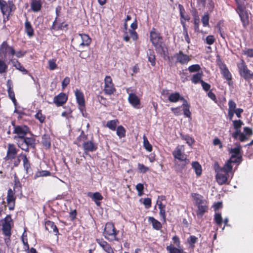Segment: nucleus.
Here are the masks:
<instances>
[{
  "mask_svg": "<svg viewBox=\"0 0 253 253\" xmlns=\"http://www.w3.org/2000/svg\"><path fill=\"white\" fill-rule=\"evenodd\" d=\"M150 41L155 47L156 51L163 55L165 59L166 57L168 59H169V56L167 55L168 49L163 41V37L155 28H152L150 32Z\"/></svg>",
  "mask_w": 253,
  "mask_h": 253,
  "instance_id": "1",
  "label": "nucleus"
},
{
  "mask_svg": "<svg viewBox=\"0 0 253 253\" xmlns=\"http://www.w3.org/2000/svg\"><path fill=\"white\" fill-rule=\"evenodd\" d=\"M120 231L117 230L114 223L112 222H108L105 224L102 232L104 237L109 242H119L120 238L119 237Z\"/></svg>",
  "mask_w": 253,
  "mask_h": 253,
  "instance_id": "2",
  "label": "nucleus"
},
{
  "mask_svg": "<svg viewBox=\"0 0 253 253\" xmlns=\"http://www.w3.org/2000/svg\"><path fill=\"white\" fill-rule=\"evenodd\" d=\"M16 144L19 148L22 150L29 152L30 149H35L36 145V139L33 137H24L16 140Z\"/></svg>",
  "mask_w": 253,
  "mask_h": 253,
  "instance_id": "3",
  "label": "nucleus"
},
{
  "mask_svg": "<svg viewBox=\"0 0 253 253\" xmlns=\"http://www.w3.org/2000/svg\"><path fill=\"white\" fill-rule=\"evenodd\" d=\"M11 123L14 128L13 133L16 134L14 136L15 140L27 136L30 132V128L26 125H16L15 121H12Z\"/></svg>",
  "mask_w": 253,
  "mask_h": 253,
  "instance_id": "4",
  "label": "nucleus"
},
{
  "mask_svg": "<svg viewBox=\"0 0 253 253\" xmlns=\"http://www.w3.org/2000/svg\"><path fill=\"white\" fill-rule=\"evenodd\" d=\"M237 66L240 75L244 80L249 81L251 79H253V72L248 69L244 60L241 59L237 63Z\"/></svg>",
  "mask_w": 253,
  "mask_h": 253,
  "instance_id": "5",
  "label": "nucleus"
},
{
  "mask_svg": "<svg viewBox=\"0 0 253 253\" xmlns=\"http://www.w3.org/2000/svg\"><path fill=\"white\" fill-rule=\"evenodd\" d=\"M15 53V50L13 46H9L6 41H3L0 45V57L11 59Z\"/></svg>",
  "mask_w": 253,
  "mask_h": 253,
  "instance_id": "6",
  "label": "nucleus"
},
{
  "mask_svg": "<svg viewBox=\"0 0 253 253\" xmlns=\"http://www.w3.org/2000/svg\"><path fill=\"white\" fill-rule=\"evenodd\" d=\"M75 94L78 104L79 109L82 113V116L84 117L87 118L88 114L86 112L85 99L83 92L77 88L75 91Z\"/></svg>",
  "mask_w": 253,
  "mask_h": 253,
  "instance_id": "7",
  "label": "nucleus"
},
{
  "mask_svg": "<svg viewBox=\"0 0 253 253\" xmlns=\"http://www.w3.org/2000/svg\"><path fill=\"white\" fill-rule=\"evenodd\" d=\"M104 83L103 91L105 95H111L116 92L115 85L111 76H106L104 78Z\"/></svg>",
  "mask_w": 253,
  "mask_h": 253,
  "instance_id": "8",
  "label": "nucleus"
},
{
  "mask_svg": "<svg viewBox=\"0 0 253 253\" xmlns=\"http://www.w3.org/2000/svg\"><path fill=\"white\" fill-rule=\"evenodd\" d=\"M172 155L175 159L180 162H184V165L189 163V160L187 159V156L184 154V147L183 145H178L172 152Z\"/></svg>",
  "mask_w": 253,
  "mask_h": 253,
  "instance_id": "9",
  "label": "nucleus"
},
{
  "mask_svg": "<svg viewBox=\"0 0 253 253\" xmlns=\"http://www.w3.org/2000/svg\"><path fill=\"white\" fill-rule=\"evenodd\" d=\"M12 223V219L10 214L7 215L3 219L2 223V231L3 234L9 238L11 235V229Z\"/></svg>",
  "mask_w": 253,
  "mask_h": 253,
  "instance_id": "10",
  "label": "nucleus"
},
{
  "mask_svg": "<svg viewBox=\"0 0 253 253\" xmlns=\"http://www.w3.org/2000/svg\"><path fill=\"white\" fill-rule=\"evenodd\" d=\"M214 169L216 172V179L217 181L220 185L226 184L228 180V173L224 172L220 169V167L217 163L214 164Z\"/></svg>",
  "mask_w": 253,
  "mask_h": 253,
  "instance_id": "11",
  "label": "nucleus"
},
{
  "mask_svg": "<svg viewBox=\"0 0 253 253\" xmlns=\"http://www.w3.org/2000/svg\"><path fill=\"white\" fill-rule=\"evenodd\" d=\"M0 8L2 13L9 15L11 12L14 11L16 7L12 1H8L7 2L4 0H0Z\"/></svg>",
  "mask_w": 253,
  "mask_h": 253,
  "instance_id": "12",
  "label": "nucleus"
},
{
  "mask_svg": "<svg viewBox=\"0 0 253 253\" xmlns=\"http://www.w3.org/2000/svg\"><path fill=\"white\" fill-rule=\"evenodd\" d=\"M18 149L16 148L15 144L9 143L7 145V149L6 155L4 158L5 161H12L16 157Z\"/></svg>",
  "mask_w": 253,
  "mask_h": 253,
  "instance_id": "13",
  "label": "nucleus"
},
{
  "mask_svg": "<svg viewBox=\"0 0 253 253\" xmlns=\"http://www.w3.org/2000/svg\"><path fill=\"white\" fill-rule=\"evenodd\" d=\"M16 197L15 195V192L11 188L7 191L6 203L10 211H13L15 209Z\"/></svg>",
  "mask_w": 253,
  "mask_h": 253,
  "instance_id": "14",
  "label": "nucleus"
},
{
  "mask_svg": "<svg viewBox=\"0 0 253 253\" xmlns=\"http://www.w3.org/2000/svg\"><path fill=\"white\" fill-rule=\"evenodd\" d=\"M236 11L240 16L243 26L246 28L250 23L249 16L247 10H246V7L242 8L240 6Z\"/></svg>",
  "mask_w": 253,
  "mask_h": 253,
  "instance_id": "15",
  "label": "nucleus"
},
{
  "mask_svg": "<svg viewBox=\"0 0 253 253\" xmlns=\"http://www.w3.org/2000/svg\"><path fill=\"white\" fill-rule=\"evenodd\" d=\"M82 146L85 152H94L98 149V144L94 142L93 136L90 140L83 142Z\"/></svg>",
  "mask_w": 253,
  "mask_h": 253,
  "instance_id": "16",
  "label": "nucleus"
},
{
  "mask_svg": "<svg viewBox=\"0 0 253 253\" xmlns=\"http://www.w3.org/2000/svg\"><path fill=\"white\" fill-rule=\"evenodd\" d=\"M96 242L107 253H114V250L107 241L102 238H96Z\"/></svg>",
  "mask_w": 253,
  "mask_h": 253,
  "instance_id": "17",
  "label": "nucleus"
},
{
  "mask_svg": "<svg viewBox=\"0 0 253 253\" xmlns=\"http://www.w3.org/2000/svg\"><path fill=\"white\" fill-rule=\"evenodd\" d=\"M174 57L176 59V62L179 63L181 64H186L190 60L189 56L185 54H184L183 51L180 50L178 53L174 55Z\"/></svg>",
  "mask_w": 253,
  "mask_h": 253,
  "instance_id": "18",
  "label": "nucleus"
},
{
  "mask_svg": "<svg viewBox=\"0 0 253 253\" xmlns=\"http://www.w3.org/2000/svg\"><path fill=\"white\" fill-rule=\"evenodd\" d=\"M68 100V96L65 93L61 92L55 96L53 98V103L57 107L61 106L64 104Z\"/></svg>",
  "mask_w": 253,
  "mask_h": 253,
  "instance_id": "19",
  "label": "nucleus"
},
{
  "mask_svg": "<svg viewBox=\"0 0 253 253\" xmlns=\"http://www.w3.org/2000/svg\"><path fill=\"white\" fill-rule=\"evenodd\" d=\"M178 8L180 16L181 24L182 27H186V21H189L190 19V16L186 13L185 9L182 5L179 4L178 5Z\"/></svg>",
  "mask_w": 253,
  "mask_h": 253,
  "instance_id": "20",
  "label": "nucleus"
},
{
  "mask_svg": "<svg viewBox=\"0 0 253 253\" xmlns=\"http://www.w3.org/2000/svg\"><path fill=\"white\" fill-rule=\"evenodd\" d=\"M7 93L9 98L12 100L13 104L16 105L17 101L15 97V93L13 90V85L10 80H8L6 83Z\"/></svg>",
  "mask_w": 253,
  "mask_h": 253,
  "instance_id": "21",
  "label": "nucleus"
},
{
  "mask_svg": "<svg viewBox=\"0 0 253 253\" xmlns=\"http://www.w3.org/2000/svg\"><path fill=\"white\" fill-rule=\"evenodd\" d=\"M59 19L55 18L54 21L52 23V25L50 28V30L51 31H57L59 30H63L65 28L68 27V24L65 22L58 23V21Z\"/></svg>",
  "mask_w": 253,
  "mask_h": 253,
  "instance_id": "22",
  "label": "nucleus"
},
{
  "mask_svg": "<svg viewBox=\"0 0 253 253\" xmlns=\"http://www.w3.org/2000/svg\"><path fill=\"white\" fill-rule=\"evenodd\" d=\"M44 225L46 230L49 233L52 232L56 236L59 234L58 229L54 222L50 220H47L45 222Z\"/></svg>",
  "mask_w": 253,
  "mask_h": 253,
  "instance_id": "23",
  "label": "nucleus"
},
{
  "mask_svg": "<svg viewBox=\"0 0 253 253\" xmlns=\"http://www.w3.org/2000/svg\"><path fill=\"white\" fill-rule=\"evenodd\" d=\"M129 103L134 107L137 109L140 108V100L139 97L133 93H129L128 97Z\"/></svg>",
  "mask_w": 253,
  "mask_h": 253,
  "instance_id": "24",
  "label": "nucleus"
},
{
  "mask_svg": "<svg viewBox=\"0 0 253 253\" xmlns=\"http://www.w3.org/2000/svg\"><path fill=\"white\" fill-rule=\"evenodd\" d=\"M219 67L221 70V73L223 75V78L225 79L228 82V84H230V82L232 80V75L226 65L222 63L219 65Z\"/></svg>",
  "mask_w": 253,
  "mask_h": 253,
  "instance_id": "25",
  "label": "nucleus"
},
{
  "mask_svg": "<svg viewBox=\"0 0 253 253\" xmlns=\"http://www.w3.org/2000/svg\"><path fill=\"white\" fill-rule=\"evenodd\" d=\"M13 66L16 69L18 70L20 72L22 73L23 74L26 75L28 73V71L26 70L18 61V60L16 59H13L11 58L9 60Z\"/></svg>",
  "mask_w": 253,
  "mask_h": 253,
  "instance_id": "26",
  "label": "nucleus"
},
{
  "mask_svg": "<svg viewBox=\"0 0 253 253\" xmlns=\"http://www.w3.org/2000/svg\"><path fill=\"white\" fill-rule=\"evenodd\" d=\"M87 195L88 197L91 198L97 206H100V203L98 201L103 199L102 195L98 192L95 193L88 192Z\"/></svg>",
  "mask_w": 253,
  "mask_h": 253,
  "instance_id": "27",
  "label": "nucleus"
},
{
  "mask_svg": "<svg viewBox=\"0 0 253 253\" xmlns=\"http://www.w3.org/2000/svg\"><path fill=\"white\" fill-rule=\"evenodd\" d=\"M198 210L197 211V215L200 217H202L204 213L208 211V206L207 205V201H205L203 204H200L197 206Z\"/></svg>",
  "mask_w": 253,
  "mask_h": 253,
  "instance_id": "28",
  "label": "nucleus"
},
{
  "mask_svg": "<svg viewBox=\"0 0 253 253\" xmlns=\"http://www.w3.org/2000/svg\"><path fill=\"white\" fill-rule=\"evenodd\" d=\"M31 10L37 12L41 10L42 7V0H30Z\"/></svg>",
  "mask_w": 253,
  "mask_h": 253,
  "instance_id": "29",
  "label": "nucleus"
},
{
  "mask_svg": "<svg viewBox=\"0 0 253 253\" xmlns=\"http://www.w3.org/2000/svg\"><path fill=\"white\" fill-rule=\"evenodd\" d=\"M168 99L170 102L174 103L177 102L179 100L183 102L185 100V99L183 96H181L179 93L177 92L171 93L169 95Z\"/></svg>",
  "mask_w": 253,
  "mask_h": 253,
  "instance_id": "30",
  "label": "nucleus"
},
{
  "mask_svg": "<svg viewBox=\"0 0 253 253\" xmlns=\"http://www.w3.org/2000/svg\"><path fill=\"white\" fill-rule=\"evenodd\" d=\"M79 35L81 36L82 39V42L80 44V46H88L91 42V39L90 37L85 34H80Z\"/></svg>",
  "mask_w": 253,
  "mask_h": 253,
  "instance_id": "31",
  "label": "nucleus"
},
{
  "mask_svg": "<svg viewBox=\"0 0 253 253\" xmlns=\"http://www.w3.org/2000/svg\"><path fill=\"white\" fill-rule=\"evenodd\" d=\"M148 221L152 224L153 228L156 230H159L162 228L161 223L154 217L150 216L148 217Z\"/></svg>",
  "mask_w": 253,
  "mask_h": 253,
  "instance_id": "32",
  "label": "nucleus"
},
{
  "mask_svg": "<svg viewBox=\"0 0 253 253\" xmlns=\"http://www.w3.org/2000/svg\"><path fill=\"white\" fill-rule=\"evenodd\" d=\"M184 115L187 118H191V112L190 111V105L185 99L182 105Z\"/></svg>",
  "mask_w": 253,
  "mask_h": 253,
  "instance_id": "33",
  "label": "nucleus"
},
{
  "mask_svg": "<svg viewBox=\"0 0 253 253\" xmlns=\"http://www.w3.org/2000/svg\"><path fill=\"white\" fill-rule=\"evenodd\" d=\"M42 146L46 149L51 147V139L48 134H45L42 136Z\"/></svg>",
  "mask_w": 253,
  "mask_h": 253,
  "instance_id": "34",
  "label": "nucleus"
},
{
  "mask_svg": "<svg viewBox=\"0 0 253 253\" xmlns=\"http://www.w3.org/2000/svg\"><path fill=\"white\" fill-rule=\"evenodd\" d=\"M25 31L29 37H32L34 35L33 28L30 21L26 19L25 22Z\"/></svg>",
  "mask_w": 253,
  "mask_h": 253,
  "instance_id": "35",
  "label": "nucleus"
},
{
  "mask_svg": "<svg viewBox=\"0 0 253 253\" xmlns=\"http://www.w3.org/2000/svg\"><path fill=\"white\" fill-rule=\"evenodd\" d=\"M193 17V24L194 30L196 32H199L200 18L197 10H195L192 14Z\"/></svg>",
  "mask_w": 253,
  "mask_h": 253,
  "instance_id": "36",
  "label": "nucleus"
},
{
  "mask_svg": "<svg viewBox=\"0 0 253 253\" xmlns=\"http://www.w3.org/2000/svg\"><path fill=\"white\" fill-rule=\"evenodd\" d=\"M8 65L6 63V58L0 57V74L6 73L8 71Z\"/></svg>",
  "mask_w": 253,
  "mask_h": 253,
  "instance_id": "37",
  "label": "nucleus"
},
{
  "mask_svg": "<svg viewBox=\"0 0 253 253\" xmlns=\"http://www.w3.org/2000/svg\"><path fill=\"white\" fill-rule=\"evenodd\" d=\"M159 209L160 210V215L161 217L164 222H166L167 217L166 213V205H164L162 202L158 204Z\"/></svg>",
  "mask_w": 253,
  "mask_h": 253,
  "instance_id": "38",
  "label": "nucleus"
},
{
  "mask_svg": "<svg viewBox=\"0 0 253 253\" xmlns=\"http://www.w3.org/2000/svg\"><path fill=\"white\" fill-rule=\"evenodd\" d=\"M166 249L169 253H185L184 250L180 248V247H175L172 244L168 246Z\"/></svg>",
  "mask_w": 253,
  "mask_h": 253,
  "instance_id": "39",
  "label": "nucleus"
},
{
  "mask_svg": "<svg viewBox=\"0 0 253 253\" xmlns=\"http://www.w3.org/2000/svg\"><path fill=\"white\" fill-rule=\"evenodd\" d=\"M203 76V73L202 71L194 74L191 79L192 83L194 84H197L199 83H201V81H203L202 80Z\"/></svg>",
  "mask_w": 253,
  "mask_h": 253,
  "instance_id": "40",
  "label": "nucleus"
},
{
  "mask_svg": "<svg viewBox=\"0 0 253 253\" xmlns=\"http://www.w3.org/2000/svg\"><path fill=\"white\" fill-rule=\"evenodd\" d=\"M148 61L151 63L152 66L156 65V56L155 52L152 49H149L147 53Z\"/></svg>",
  "mask_w": 253,
  "mask_h": 253,
  "instance_id": "41",
  "label": "nucleus"
},
{
  "mask_svg": "<svg viewBox=\"0 0 253 253\" xmlns=\"http://www.w3.org/2000/svg\"><path fill=\"white\" fill-rule=\"evenodd\" d=\"M21 156L22 157L24 169L26 170V172L28 173V170L31 168L30 161H29L26 154H21Z\"/></svg>",
  "mask_w": 253,
  "mask_h": 253,
  "instance_id": "42",
  "label": "nucleus"
},
{
  "mask_svg": "<svg viewBox=\"0 0 253 253\" xmlns=\"http://www.w3.org/2000/svg\"><path fill=\"white\" fill-rule=\"evenodd\" d=\"M198 238L194 235H190L187 239L189 247L192 249L195 247V244L198 242Z\"/></svg>",
  "mask_w": 253,
  "mask_h": 253,
  "instance_id": "43",
  "label": "nucleus"
},
{
  "mask_svg": "<svg viewBox=\"0 0 253 253\" xmlns=\"http://www.w3.org/2000/svg\"><path fill=\"white\" fill-rule=\"evenodd\" d=\"M118 123L119 121L117 119L110 120L107 122L106 126L111 130L114 131L116 129Z\"/></svg>",
  "mask_w": 253,
  "mask_h": 253,
  "instance_id": "44",
  "label": "nucleus"
},
{
  "mask_svg": "<svg viewBox=\"0 0 253 253\" xmlns=\"http://www.w3.org/2000/svg\"><path fill=\"white\" fill-rule=\"evenodd\" d=\"M192 167L194 169L195 173L197 176L201 175L202 169L201 166L198 162H193L192 164Z\"/></svg>",
  "mask_w": 253,
  "mask_h": 253,
  "instance_id": "45",
  "label": "nucleus"
},
{
  "mask_svg": "<svg viewBox=\"0 0 253 253\" xmlns=\"http://www.w3.org/2000/svg\"><path fill=\"white\" fill-rule=\"evenodd\" d=\"M35 118L39 120L41 124H43L45 122L46 117L42 113L41 110H39L37 113L35 115Z\"/></svg>",
  "mask_w": 253,
  "mask_h": 253,
  "instance_id": "46",
  "label": "nucleus"
},
{
  "mask_svg": "<svg viewBox=\"0 0 253 253\" xmlns=\"http://www.w3.org/2000/svg\"><path fill=\"white\" fill-rule=\"evenodd\" d=\"M222 171L224 172H226L229 174V173L232 172L233 169V165L228 161L225 164L223 167H220Z\"/></svg>",
  "mask_w": 253,
  "mask_h": 253,
  "instance_id": "47",
  "label": "nucleus"
},
{
  "mask_svg": "<svg viewBox=\"0 0 253 253\" xmlns=\"http://www.w3.org/2000/svg\"><path fill=\"white\" fill-rule=\"evenodd\" d=\"M229 162L232 164H236L237 165H239L242 161V156H234V155H231L230 158L228 160Z\"/></svg>",
  "mask_w": 253,
  "mask_h": 253,
  "instance_id": "48",
  "label": "nucleus"
},
{
  "mask_svg": "<svg viewBox=\"0 0 253 253\" xmlns=\"http://www.w3.org/2000/svg\"><path fill=\"white\" fill-rule=\"evenodd\" d=\"M51 172L48 170H39L36 172L35 174L34 175V179H37L39 177L42 176H50Z\"/></svg>",
  "mask_w": 253,
  "mask_h": 253,
  "instance_id": "49",
  "label": "nucleus"
},
{
  "mask_svg": "<svg viewBox=\"0 0 253 253\" xmlns=\"http://www.w3.org/2000/svg\"><path fill=\"white\" fill-rule=\"evenodd\" d=\"M194 200L195 201L196 206L203 204L206 201L205 200L203 199V197L199 194L194 193L193 196Z\"/></svg>",
  "mask_w": 253,
  "mask_h": 253,
  "instance_id": "50",
  "label": "nucleus"
},
{
  "mask_svg": "<svg viewBox=\"0 0 253 253\" xmlns=\"http://www.w3.org/2000/svg\"><path fill=\"white\" fill-rule=\"evenodd\" d=\"M126 131L122 126H120L117 128V134L120 138L125 137Z\"/></svg>",
  "mask_w": 253,
  "mask_h": 253,
  "instance_id": "51",
  "label": "nucleus"
},
{
  "mask_svg": "<svg viewBox=\"0 0 253 253\" xmlns=\"http://www.w3.org/2000/svg\"><path fill=\"white\" fill-rule=\"evenodd\" d=\"M143 146L145 149L148 152H151L153 150L152 146L149 143L148 140L146 136L145 135L143 136Z\"/></svg>",
  "mask_w": 253,
  "mask_h": 253,
  "instance_id": "52",
  "label": "nucleus"
},
{
  "mask_svg": "<svg viewBox=\"0 0 253 253\" xmlns=\"http://www.w3.org/2000/svg\"><path fill=\"white\" fill-rule=\"evenodd\" d=\"M86 141H87V135L85 134L84 130H82L80 135L77 138V141L80 144L81 142Z\"/></svg>",
  "mask_w": 253,
  "mask_h": 253,
  "instance_id": "53",
  "label": "nucleus"
},
{
  "mask_svg": "<svg viewBox=\"0 0 253 253\" xmlns=\"http://www.w3.org/2000/svg\"><path fill=\"white\" fill-rule=\"evenodd\" d=\"M242 54L247 58H253V48L246 47L242 50Z\"/></svg>",
  "mask_w": 253,
  "mask_h": 253,
  "instance_id": "54",
  "label": "nucleus"
},
{
  "mask_svg": "<svg viewBox=\"0 0 253 253\" xmlns=\"http://www.w3.org/2000/svg\"><path fill=\"white\" fill-rule=\"evenodd\" d=\"M214 220L215 222V223L218 226H221L223 220L221 216V214L220 213H216L214 214Z\"/></svg>",
  "mask_w": 253,
  "mask_h": 253,
  "instance_id": "55",
  "label": "nucleus"
},
{
  "mask_svg": "<svg viewBox=\"0 0 253 253\" xmlns=\"http://www.w3.org/2000/svg\"><path fill=\"white\" fill-rule=\"evenodd\" d=\"M181 138L185 140L186 143L190 146H191L195 142L194 139L188 135H182Z\"/></svg>",
  "mask_w": 253,
  "mask_h": 253,
  "instance_id": "56",
  "label": "nucleus"
},
{
  "mask_svg": "<svg viewBox=\"0 0 253 253\" xmlns=\"http://www.w3.org/2000/svg\"><path fill=\"white\" fill-rule=\"evenodd\" d=\"M210 17L208 13H205L202 17V22L204 27L209 26Z\"/></svg>",
  "mask_w": 253,
  "mask_h": 253,
  "instance_id": "57",
  "label": "nucleus"
},
{
  "mask_svg": "<svg viewBox=\"0 0 253 253\" xmlns=\"http://www.w3.org/2000/svg\"><path fill=\"white\" fill-rule=\"evenodd\" d=\"M240 151L241 147L240 146H238L237 147L231 149L230 150V153L231 154V155H234V156H241L240 154Z\"/></svg>",
  "mask_w": 253,
  "mask_h": 253,
  "instance_id": "58",
  "label": "nucleus"
},
{
  "mask_svg": "<svg viewBox=\"0 0 253 253\" xmlns=\"http://www.w3.org/2000/svg\"><path fill=\"white\" fill-rule=\"evenodd\" d=\"M201 69V67L199 64H194L188 67V70L191 73L198 72Z\"/></svg>",
  "mask_w": 253,
  "mask_h": 253,
  "instance_id": "59",
  "label": "nucleus"
},
{
  "mask_svg": "<svg viewBox=\"0 0 253 253\" xmlns=\"http://www.w3.org/2000/svg\"><path fill=\"white\" fill-rule=\"evenodd\" d=\"M48 65L49 69L50 70H54L57 68V64L56 63V60L54 59L49 60L48 62Z\"/></svg>",
  "mask_w": 253,
  "mask_h": 253,
  "instance_id": "60",
  "label": "nucleus"
},
{
  "mask_svg": "<svg viewBox=\"0 0 253 253\" xmlns=\"http://www.w3.org/2000/svg\"><path fill=\"white\" fill-rule=\"evenodd\" d=\"M243 125V123L240 120L233 121V126L236 130H240V128Z\"/></svg>",
  "mask_w": 253,
  "mask_h": 253,
  "instance_id": "61",
  "label": "nucleus"
},
{
  "mask_svg": "<svg viewBox=\"0 0 253 253\" xmlns=\"http://www.w3.org/2000/svg\"><path fill=\"white\" fill-rule=\"evenodd\" d=\"M138 169L139 171L143 173H146L149 170L148 167H147L144 165L140 163L138 164Z\"/></svg>",
  "mask_w": 253,
  "mask_h": 253,
  "instance_id": "62",
  "label": "nucleus"
},
{
  "mask_svg": "<svg viewBox=\"0 0 253 253\" xmlns=\"http://www.w3.org/2000/svg\"><path fill=\"white\" fill-rule=\"evenodd\" d=\"M206 43L209 45H211L215 41V39L213 36L209 35L206 38Z\"/></svg>",
  "mask_w": 253,
  "mask_h": 253,
  "instance_id": "63",
  "label": "nucleus"
},
{
  "mask_svg": "<svg viewBox=\"0 0 253 253\" xmlns=\"http://www.w3.org/2000/svg\"><path fill=\"white\" fill-rule=\"evenodd\" d=\"M173 244L178 248H180L181 246V242L179 238L177 235L174 236L172 238Z\"/></svg>",
  "mask_w": 253,
  "mask_h": 253,
  "instance_id": "64",
  "label": "nucleus"
}]
</instances>
